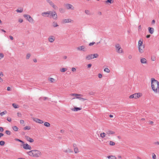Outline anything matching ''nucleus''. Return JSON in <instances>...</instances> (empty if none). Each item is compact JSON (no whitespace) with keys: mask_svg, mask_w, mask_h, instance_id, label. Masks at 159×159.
Masks as SVG:
<instances>
[{"mask_svg":"<svg viewBox=\"0 0 159 159\" xmlns=\"http://www.w3.org/2000/svg\"><path fill=\"white\" fill-rule=\"evenodd\" d=\"M151 87L152 90L155 93H157L159 91V83L154 78H152Z\"/></svg>","mask_w":159,"mask_h":159,"instance_id":"nucleus-1","label":"nucleus"},{"mask_svg":"<svg viewBox=\"0 0 159 159\" xmlns=\"http://www.w3.org/2000/svg\"><path fill=\"white\" fill-rule=\"evenodd\" d=\"M28 155L35 157H39L41 155V152L37 150H33L27 152Z\"/></svg>","mask_w":159,"mask_h":159,"instance_id":"nucleus-2","label":"nucleus"},{"mask_svg":"<svg viewBox=\"0 0 159 159\" xmlns=\"http://www.w3.org/2000/svg\"><path fill=\"white\" fill-rule=\"evenodd\" d=\"M116 52L119 53H122L123 52L122 49L121 48L119 44H116L115 45Z\"/></svg>","mask_w":159,"mask_h":159,"instance_id":"nucleus-3","label":"nucleus"},{"mask_svg":"<svg viewBox=\"0 0 159 159\" xmlns=\"http://www.w3.org/2000/svg\"><path fill=\"white\" fill-rule=\"evenodd\" d=\"M23 16L30 23H32L34 22V20L29 15L25 14Z\"/></svg>","mask_w":159,"mask_h":159,"instance_id":"nucleus-4","label":"nucleus"},{"mask_svg":"<svg viewBox=\"0 0 159 159\" xmlns=\"http://www.w3.org/2000/svg\"><path fill=\"white\" fill-rule=\"evenodd\" d=\"M50 16L49 17L51 18V16L53 19L55 20H57V16L56 12L55 11H50Z\"/></svg>","mask_w":159,"mask_h":159,"instance_id":"nucleus-5","label":"nucleus"},{"mask_svg":"<svg viewBox=\"0 0 159 159\" xmlns=\"http://www.w3.org/2000/svg\"><path fill=\"white\" fill-rule=\"evenodd\" d=\"M77 50L78 51H83L86 52L87 51V48L85 47L84 45L79 46L76 48Z\"/></svg>","mask_w":159,"mask_h":159,"instance_id":"nucleus-6","label":"nucleus"},{"mask_svg":"<svg viewBox=\"0 0 159 159\" xmlns=\"http://www.w3.org/2000/svg\"><path fill=\"white\" fill-rule=\"evenodd\" d=\"M23 148L26 150H31L32 149L31 146L27 143H23Z\"/></svg>","mask_w":159,"mask_h":159,"instance_id":"nucleus-7","label":"nucleus"},{"mask_svg":"<svg viewBox=\"0 0 159 159\" xmlns=\"http://www.w3.org/2000/svg\"><path fill=\"white\" fill-rule=\"evenodd\" d=\"M48 39L49 42L52 43L55 40V37L51 35L48 37Z\"/></svg>","mask_w":159,"mask_h":159,"instance_id":"nucleus-8","label":"nucleus"},{"mask_svg":"<svg viewBox=\"0 0 159 159\" xmlns=\"http://www.w3.org/2000/svg\"><path fill=\"white\" fill-rule=\"evenodd\" d=\"M72 22H73V20L69 18L63 19L62 20V23L63 24Z\"/></svg>","mask_w":159,"mask_h":159,"instance_id":"nucleus-9","label":"nucleus"},{"mask_svg":"<svg viewBox=\"0 0 159 159\" xmlns=\"http://www.w3.org/2000/svg\"><path fill=\"white\" fill-rule=\"evenodd\" d=\"M65 6L67 9H71L74 10V7L71 4H66Z\"/></svg>","mask_w":159,"mask_h":159,"instance_id":"nucleus-10","label":"nucleus"},{"mask_svg":"<svg viewBox=\"0 0 159 159\" xmlns=\"http://www.w3.org/2000/svg\"><path fill=\"white\" fill-rule=\"evenodd\" d=\"M33 120L36 122L39 123V124H41L43 123V120L38 118H34Z\"/></svg>","mask_w":159,"mask_h":159,"instance_id":"nucleus-11","label":"nucleus"},{"mask_svg":"<svg viewBox=\"0 0 159 159\" xmlns=\"http://www.w3.org/2000/svg\"><path fill=\"white\" fill-rule=\"evenodd\" d=\"M140 61L142 64H147L146 59L144 58H141L140 59Z\"/></svg>","mask_w":159,"mask_h":159,"instance_id":"nucleus-12","label":"nucleus"},{"mask_svg":"<svg viewBox=\"0 0 159 159\" xmlns=\"http://www.w3.org/2000/svg\"><path fill=\"white\" fill-rule=\"evenodd\" d=\"M25 137L27 141H29L30 143H33L34 141L33 139L30 138L28 136H25Z\"/></svg>","mask_w":159,"mask_h":159,"instance_id":"nucleus-13","label":"nucleus"},{"mask_svg":"<svg viewBox=\"0 0 159 159\" xmlns=\"http://www.w3.org/2000/svg\"><path fill=\"white\" fill-rule=\"evenodd\" d=\"M49 3L50 5L54 9L56 10L58 8L52 2L50 1V2H49Z\"/></svg>","mask_w":159,"mask_h":159,"instance_id":"nucleus-14","label":"nucleus"},{"mask_svg":"<svg viewBox=\"0 0 159 159\" xmlns=\"http://www.w3.org/2000/svg\"><path fill=\"white\" fill-rule=\"evenodd\" d=\"M144 48V46L143 45L141 47H139V52L141 53H143V49Z\"/></svg>","mask_w":159,"mask_h":159,"instance_id":"nucleus-15","label":"nucleus"},{"mask_svg":"<svg viewBox=\"0 0 159 159\" xmlns=\"http://www.w3.org/2000/svg\"><path fill=\"white\" fill-rule=\"evenodd\" d=\"M50 11L47 12H44L42 13L41 15L42 16H46V15H48L47 16L48 17H49V15H50Z\"/></svg>","mask_w":159,"mask_h":159,"instance_id":"nucleus-16","label":"nucleus"},{"mask_svg":"<svg viewBox=\"0 0 159 159\" xmlns=\"http://www.w3.org/2000/svg\"><path fill=\"white\" fill-rule=\"evenodd\" d=\"M106 132L107 134L109 136H110V134H113L115 133V132L112 131L110 130H106Z\"/></svg>","mask_w":159,"mask_h":159,"instance_id":"nucleus-17","label":"nucleus"},{"mask_svg":"<svg viewBox=\"0 0 159 159\" xmlns=\"http://www.w3.org/2000/svg\"><path fill=\"white\" fill-rule=\"evenodd\" d=\"M134 98H139L141 96V94L140 93H135L133 94Z\"/></svg>","mask_w":159,"mask_h":159,"instance_id":"nucleus-18","label":"nucleus"},{"mask_svg":"<svg viewBox=\"0 0 159 159\" xmlns=\"http://www.w3.org/2000/svg\"><path fill=\"white\" fill-rule=\"evenodd\" d=\"M80 96H77L76 98H72L73 99L77 98L78 99H79L80 100L82 101H84L85 100H86V99L84 98L80 97Z\"/></svg>","mask_w":159,"mask_h":159,"instance_id":"nucleus-19","label":"nucleus"},{"mask_svg":"<svg viewBox=\"0 0 159 159\" xmlns=\"http://www.w3.org/2000/svg\"><path fill=\"white\" fill-rule=\"evenodd\" d=\"M86 59L87 60H90L93 59L92 54H90L87 56Z\"/></svg>","mask_w":159,"mask_h":159,"instance_id":"nucleus-20","label":"nucleus"},{"mask_svg":"<svg viewBox=\"0 0 159 159\" xmlns=\"http://www.w3.org/2000/svg\"><path fill=\"white\" fill-rule=\"evenodd\" d=\"M148 30L149 33L151 34H152L153 33L154 29L153 28L149 27Z\"/></svg>","mask_w":159,"mask_h":159,"instance_id":"nucleus-21","label":"nucleus"},{"mask_svg":"<svg viewBox=\"0 0 159 159\" xmlns=\"http://www.w3.org/2000/svg\"><path fill=\"white\" fill-rule=\"evenodd\" d=\"M70 95L72 96H75V97H77V96H80V97H83V95L82 94H78L76 93H71L70 94Z\"/></svg>","mask_w":159,"mask_h":159,"instance_id":"nucleus-22","label":"nucleus"},{"mask_svg":"<svg viewBox=\"0 0 159 159\" xmlns=\"http://www.w3.org/2000/svg\"><path fill=\"white\" fill-rule=\"evenodd\" d=\"M143 43V41L142 39H140L138 42V46L139 47H141L142 46H143L142 44Z\"/></svg>","mask_w":159,"mask_h":159,"instance_id":"nucleus-23","label":"nucleus"},{"mask_svg":"<svg viewBox=\"0 0 159 159\" xmlns=\"http://www.w3.org/2000/svg\"><path fill=\"white\" fill-rule=\"evenodd\" d=\"M81 109V108L80 107H75L74 108H73L72 110L73 111H76Z\"/></svg>","mask_w":159,"mask_h":159,"instance_id":"nucleus-24","label":"nucleus"},{"mask_svg":"<svg viewBox=\"0 0 159 159\" xmlns=\"http://www.w3.org/2000/svg\"><path fill=\"white\" fill-rule=\"evenodd\" d=\"M52 26L54 28L58 27L59 25L56 22L54 21L52 23Z\"/></svg>","mask_w":159,"mask_h":159,"instance_id":"nucleus-25","label":"nucleus"},{"mask_svg":"<svg viewBox=\"0 0 159 159\" xmlns=\"http://www.w3.org/2000/svg\"><path fill=\"white\" fill-rule=\"evenodd\" d=\"M107 135V134L106 133H105L103 132V133H101L100 134V136L101 138H103L105 137Z\"/></svg>","mask_w":159,"mask_h":159,"instance_id":"nucleus-26","label":"nucleus"},{"mask_svg":"<svg viewBox=\"0 0 159 159\" xmlns=\"http://www.w3.org/2000/svg\"><path fill=\"white\" fill-rule=\"evenodd\" d=\"M107 158L109 159H116V157L115 156L111 155L108 156Z\"/></svg>","mask_w":159,"mask_h":159,"instance_id":"nucleus-27","label":"nucleus"},{"mask_svg":"<svg viewBox=\"0 0 159 159\" xmlns=\"http://www.w3.org/2000/svg\"><path fill=\"white\" fill-rule=\"evenodd\" d=\"M105 2L106 3H110V4L111 3L113 2V0H107V1H105Z\"/></svg>","mask_w":159,"mask_h":159,"instance_id":"nucleus-28","label":"nucleus"},{"mask_svg":"<svg viewBox=\"0 0 159 159\" xmlns=\"http://www.w3.org/2000/svg\"><path fill=\"white\" fill-rule=\"evenodd\" d=\"M85 12L86 14L88 15H90L91 14L90 11L88 10H85Z\"/></svg>","mask_w":159,"mask_h":159,"instance_id":"nucleus-29","label":"nucleus"},{"mask_svg":"<svg viewBox=\"0 0 159 159\" xmlns=\"http://www.w3.org/2000/svg\"><path fill=\"white\" fill-rule=\"evenodd\" d=\"M7 111H4L2 112H1L0 113V115H1V116H3L4 115L6 114L7 113Z\"/></svg>","mask_w":159,"mask_h":159,"instance_id":"nucleus-30","label":"nucleus"},{"mask_svg":"<svg viewBox=\"0 0 159 159\" xmlns=\"http://www.w3.org/2000/svg\"><path fill=\"white\" fill-rule=\"evenodd\" d=\"M12 129L15 131H18V128L16 126H14L12 127Z\"/></svg>","mask_w":159,"mask_h":159,"instance_id":"nucleus-31","label":"nucleus"},{"mask_svg":"<svg viewBox=\"0 0 159 159\" xmlns=\"http://www.w3.org/2000/svg\"><path fill=\"white\" fill-rule=\"evenodd\" d=\"M44 125L47 127H49L50 126V124L48 122H45L44 123Z\"/></svg>","mask_w":159,"mask_h":159,"instance_id":"nucleus-32","label":"nucleus"},{"mask_svg":"<svg viewBox=\"0 0 159 159\" xmlns=\"http://www.w3.org/2000/svg\"><path fill=\"white\" fill-rule=\"evenodd\" d=\"M74 151L75 153H77L79 152L78 148L77 147L74 148Z\"/></svg>","mask_w":159,"mask_h":159,"instance_id":"nucleus-33","label":"nucleus"},{"mask_svg":"<svg viewBox=\"0 0 159 159\" xmlns=\"http://www.w3.org/2000/svg\"><path fill=\"white\" fill-rule=\"evenodd\" d=\"M93 59L97 58L98 57V55L97 53L92 54Z\"/></svg>","mask_w":159,"mask_h":159,"instance_id":"nucleus-34","label":"nucleus"},{"mask_svg":"<svg viewBox=\"0 0 159 159\" xmlns=\"http://www.w3.org/2000/svg\"><path fill=\"white\" fill-rule=\"evenodd\" d=\"M30 126H26L24 128V130H30Z\"/></svg>","mask_w":159,"mask_h":159,"instance_id":"nucleus-35","label":"nucleus"},{"mask_svg":"<svg viewBox=\"0 0 159 159\" xmlns=\"http://www.w3.org/2000/svg\"><path fill=\"white\" fill-rule=\"evenodd\" d=\"M12 105L13 106V107L15 108H17L19 107L15 103H13L12 104Z\"/></svg>","mask_w":159,"mask_h":159,"instance_id":"nucleus-36","label":"nucleus"},{"mask_svg":"<svg viewBox=\"0 0 159 159\" xmlns=\"http://www.w3.org/2000/svg\"><path fill=\"white\" fill-rule=\"evenodd\" d=\"M15 140L16 141H19V142H21V143H22V144L23 143H24V142L22 141V140L19 139H15Z\"/></svg>","mask_w":159,"mask_h":159,"instance_id":"nucleus-37","label":"nucleus"},{"mask_svg":"<svg viewBox=\"0 0 159 159\" xmlns=\"http://www.w3.org/2000/svg\"><path fill=\"white\" fill-rule=\"evenodd\" d=\"M49 80L51 82L53 83V82L55 81V79H53V78H50L49 79Z\"/></svg>","mask_w":159,"mask_h":159,"instance_id":"nucleus-38","label":"nucleus"},{"mask_svg":"<svg viewBox=\"0 0 159 159\" xmlns=\"http://www.w3.org/2000/svg\"><path fill=\"white\" fill-rule=\"evenodd\" d=\"M104 71L107 73H109L110 72V70L108 68H105L104 69Z\"/></svg>","mask_w":159,"mask_h":159,"instance_id":"nucleus-39","label":"nucleus"},{"mask_svg":"<svg viewBox=\"0 0 159 159\" xmlns=\"http://www.w3.org/2000/svg\"><path fill=\"white\" fill-rule=\"evenodd\" d=\"M67 70V69L66 68H62L60 70V71L61 72H65L66 70Z\"/></svg>","mask_w":159,"mask_h":159,"instance_id":"nucleus-40","label":"nucleus"},{"mask_svg":"<svg viewBox=\"0 0 159 159\" xmlns=\"http://www.w3.org/2000/svg\"><path fill=\"white\" fill-rule=\"evenodd\" d=\"M59 11L61 13H64L65 12L64 10L62 8H60L59 9Z\"/></svg>","mask_w":159,"mask_h":159,"instance_id":"nucleus-41","label":"nucleus"},{"mask_svg":"<svg viewBox=\"0 0 159 159\" xmlns=\"http://www.w3.org/2000/svg\"><path fill=\"white\" fill-rule=\"evenodd\" d=\"M31 56V55L30 53H28L27 55H26V59H29L30 57Z\"/></svg>","mask_w":159,"mask_h":159,"instance_id":"nucleus-42","label":"nucleus"},{"mask_svg":"<svg viewBox=\"0 0 159 159\" xmlns=\"http://www.w3.org/2000/svg\"><path fill=\"white\" fill-rule=\"evenodd\" d=\"M115 143H114V142H113V141H110V145L114 146L115 145Z\"/></svg>","mask_w":159,"mask_h":159,"instance_id":"nucleus-43","label":"nucleus"},{"mask_svg":"<svg viewBox=\"0 0 159 159\" xmlns=\"http://www.w3.org/2000/svg\"><path fill=\"white\" fill-rule=\"evenodd\" d=\"M5 144L4 141H0V145L1 146H3Z\"/></svg>","mask_w":159,"mask_h":159,"instance_id":"nucleus-44","label":"nucleus"},{"mask_svg":"<svg viewBox=\"0 0 159 159\" xmlns=\"http://www.w3.org/2000/svg\"><path fill=\"white\" fill-rule=\"evenodd\" d=\"M5 133L8 135H10L11 134V132L9 130H6L5 131Z\"/></svg>","mask_w":159,"mask_h":159,"instance_id":"nucleus-45","label":"nucleus"},{"mask_svg":"<svg viewBox=\"0 0 159 159\" xmlns=\"http://www.w3.org/2000/svg\"><path fill=\"white\" fill-rule=\"evenodd\" d=\"M16 11L17 12L21 13L23 11V9H21L20 10L17 9Z\"/></svg>","mask_w":159,"mask_h":159,"instance_id":"nucleus-46","label":"nucleus"},{"mask_svg":"<svg viewBox=\"0 0 159 159\" xmlns=\"http://www.w3.org/2000/svg\"><path fill=\"white\" fill-rule=\"evenodd\" d=\"M4 57L3 54L2 53H0V59L3 58Z\"/></svg>","mask_w":159,"mask_h":159,"instance_id":"nucleus-47","label":"nucleus"},{"mask_svg":"<svg viewBox=\"0 0 159 159\" xmlns=\"http://www.w3.org/2000/svg\"><path fill=\"white\" fill-rule=\"evenodd\" d=\"M95 43L94 42H92V43H89V46H92L93 45H94Z\"/></svg>","mask_w":159,"mask_h":159,"instance_id":"nucleus-48","label":"nucleus"},{"mask_svg":"<svg viewBox=\"0 0 159 159\" xmlns=\"http://www.w3.org/2000/svg\"><path fill=\"white\" fill-rule=\"evenodd\" d=\"M71 70L73 72H75L76 71V69L74 67H72L71 69Z\"/></svg>","mask_w":159,"mask_h":159,"instance_id":"nucleus-49","label":"nucleus"},{"mask_svg":"<svg viewBox=\"0 0 159 159\" xmlns=\"http://www.w3.org/2000/svg\"><path fill=\"white\" fill-rule=\"evenodd\" d=\"M151 59L152 61H155L156 60L155 57H152Z\"/></svg>","mask_w":159,"mask_h":159,"instance_id":"nucleus-50","label":"nucleus"},{"mask_svg":"<svg viewBox=\"0 0 159 159\" xmlns=\"http://www.w3.org/2000/svg\"><path fill=\"white\" fill-rule=\"evenodd\" d=\"M7 120L9 122H11V118L10 117H8L7 118Z\"/></svg>","mask_w":159,"mask_h":159,"instance_id":"nucleus-51","label":"nucleus"},{"mask_svg":"<svg viewBox=\"0 0 159 159\" xmlns=\"http://www.w3.org/2000/svg\"><path fill=\"white\" fill-rule=\"evenodd\" d=\"M152 157L153 159H156V155L154 153H153Z\"/></svg>","mask_w":159,"mask_h":159,"instance_id":"nucleus-52","label":"nucleus"},{"mask_svg":"<svg viewBox=\"0 0 159 159\" xmlns=\"http://www.w3.org/2000/svg\"><path fill=\"white\" fill-rule=\"evenodd\" d=\"M102 75L101 74L99 73L98 74V77H99V78H102Z\"/></svg>","mask_w":159,"mask_h":159,"instance_id":"nucleus-53","label":"nucleus"},{"mask_svg":"<svg viewBox=\"0 0 159 159\" xmlns=\"http://www.w3.org/2000/svg\"><path fill=\"white\" fill-rule=\"evenodd\" d=\"M129 98H134V94H132V95H130L129 96Z\"/></svg>","mask_w":159,"mask_h":159,"instance_id":"nucleus-54","label":"nucleus"},{"mask_svg":"<svg viewBox=\"0 0 159 159\" xmlns=\"http://www.w3.org/2000/svg\"><path fill=\"white\" fill-rule=\"evenodd\" d=\"M17 115L19 117H21V114L19 112H18L17 113Z\"/></svg>","mask_w":159,"mask_h":159,"instance_id":"nucleus-55","label":"nucleus"},{"mask_svg":"<svg viewBox=\"0 0 159 159\" xmlns=\"http://www.w3.org/2000/svg\"><path fill=\"white\" fill-rule=\"evenodd\" d=\"M91 66H92V64H89L87 65V67L88 68H89L91 67Z\"/></svg>","mask_w":159,"mask_h":159,"instance_id":"nucleus-56","label":"nucleus"},{"mask_svg":"<svg viewBox=\"0 0 159 159\" xmlns=\"http://www.w3.org/2000/svg\"><path fill=\"white\" fill-rule=\"evenodd\" d=\"M24 120H20V123L21 124H24Z\"/></svg>","mask_w":159,"mask_h":159,"instance_id":"nucleus-57","label":"nucleus"},{"mask_svg":"<svg viewBox=\"0 0 159 159\" xmlns=\"http://www.w3.org/2000/svg\"><path fill=\"white\" fill-rule=\"evenodd\" d=\"M3 131V128L2 127H0V132H2Z\"/></svg>","mask_w":159,"mask_h":159,"instance_id":"nucleus-58","label":"nucleus"},{"mask_svg":"<svg viewBox=\"0 0 159 159\" xmlns=\"http://www.w3.org/2000/svg\"><path fill=\"white\" fill-rule=\"evenodd\" d=\"M18 21L20 23H22L23 22V20L21 19H19Z\"/></svg>","mask_w":159,"mask_h":159,"instance_id":"nucleus-59","label":"nucleus"},{"mask_svg":"<svg viewBox=\"0 0 159 159\" xmlns=\"http://www.w3.org/2000/svg\"><path fill=\"white\" fill-rule=\"evenodd\" d=\"M132 58V55H129V56H128V58L129 59H131Z\"/></svg>","mask_w":159,"mask_h":159,"instance_id":"nucleus-60","label":"nucleus"},{"mask_svg":"<svg viewBox=\"0 0 159 159\" xmlns=\"http://www.w3.org/2000/svg\"><path fill=\"white\" fill-rule=\"evenodd\" d=\"M68 152H73V151L72 150L70 149L69 148H68Z\"/></svg>","mask_w":159,"mask_h":159,"instance_id":"nucleus-61","label":"nucleus"},{"mask_svg":"<svg viewBox=\"0 0 159 159\" xmlns=\"http://www.w3.org/2000/svg\"><path fill=\"white\" fill-rule=\"evenodd\" d=\"M64 152L66 153H67L68 152V149L65 150H64Z\"/></svg>","mask_w":159,"mask_h":159,"instance_id":"nucleus-62","label":"nucleus"},{"mask_svg":"<svg viewBox=\"0 0 159 159\" xmlns=\"http://www.w3.org/2000/svg\"><path fill=\"white\" fill-rule=\"evenodd\" d=\"M151 36V35L150 34L146 36V37L147 38H149Z\"/></svg>","mask_w":159,"mask_h":159,"instance_id":"nucleus-63","label":"nucleus"},{"mask_svg":"<svg viewBox=\"0 0 159 159\" xmlns=\"http://www.w3.org/2000/svg\"><path fill=\"white\" fill-rule=\"evenodd\" d=\"M10 38V39L11 40H13V38L12 36H9Z\"/></svg>","mask_w":159,"mask_h":159,"instance_id":"nucleus-64","label":"nucleus"}]
</instances>
